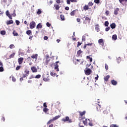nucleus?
<instances>
[{"instance_id": "obj_1", "label": "nucleus", "mask_w": 127, "mask_h": 127, "mask_svg": "<svg viewBox=\"0 0 127 127\" xmlns=\"http://www.w3.org/2000/svg\"><path fill=\"white\" fill-rule=\"evenodd\" d=\"M43 80L45 82H49V81H50L49 74H43Z\"/></svg>"}, {"instance_id": "obj_2", "label": "nucleus", "mask_w": 127, "mask_h": 127, "mask_svg": "<svg viewBox=\"0 0 127 127\" xmlns=\"http://www.w3.org/2000/svg\"><path fill=\"white\" fill-rule=\"evenodd\" d=\"M78 113L80 116V117L78 118V120H79V121L84 120V119H85V117H83V116H85V115L86 114V111H83V112L79 111L78 112Z\"/></svg>"}, {"instance_id": "obj_3", "label": "nucleus", "mask_w": 127, "mask_h": 127, "mask_svg": "<svg viewBox=\"0 0 127 127\" xmlns=\"http://www.w3.org/2000/svg\"><path fill=\"white\" fill-rule=\"evenodd\" d=\"M60 118V116H57L55 117H54L53 118V119H51L50 120L48 123H47V125H50V124H51L52 123H53V122H54V121H56V120H58V119Z\"/></svg>"}, {"instance_id": "obj_4", "label": "nucleus", "mask_w": 127, "mask_h": 127, "mask_svg": "<svg viewBox=\"0 0 127 127\" xmlns=\"http://www.w3.org/2000/svg\"><path fill=\"white\" fill-rule=\"evenodd\" d=\"M96 110L98 112H101L103 111V109H104V107H102L101 106V104H96Z\"/></svg>"}, {"instance_id": "obj_5", "label": "nucleus", "mask_w": 127, "mask_h": 127, "mask_svg": "<svg viewBox=\"0 0 127 127\" xmlns=\"http://www.w3.org/2000/svg\"><path fill=\"white\" fill-rule=\"evenodd\" d=\"M62 121L64 123H66V122H67V123H72V120L70 119V118L68 116H66L65 118H63L62 119Z\"/></svg>"}, {"instance_id": "obj_6", "label": "nucleus", "mask_w": 127, "mask_h": 127, "mask_svg": "<svg viewBox=\"0 0 127 127\" xmlns=\"http://www.w3.org/2000/svg\"><path fill=\"white\" fill-rule=\"evenodd\" d=\"M35 25H36L35 22H34V21H32L30 23V28H31V29H33V28L35 27Z\"/></svg>"}, {"instance_id": "obj_7", "label": "nucleus", "mask_w": 127, "mask_h": 127, "mask_svg": "<svg viewBox=\"0 0 127 127\" xmlns=\"http://www.w3.org/2000/svg\"><path fill=\"white\" fill-rule=\"evenodd\" d=\"M85 73L87 76L89 75H91V73H92V70H91V69L90 68H88L87 69L85 70Z\"/></svg>"}, {"instance_id": "obj_8", "label": "nucleus", "mask_w": 127, "mask_h": 127, "mask_svg": "<svg viewBox=\"0 0 127 127\" xmlns=\"http://www.w3.org/2000/svg\"><path fill=\"white\" fill-rule=\"evenodd\" d=\"M58 63H59V61L56 62V64L55 65V70H57V72H58V71H59V68H58V67H59V66L58 65Z\"/></svg>"}, {"instance_id": "obj_9", "label": "nucleus", "mask_w": 127, "mask_h": 127, "mask_svg": "<svg viewBox=\"0 0 127 127\" xmlns=\"http://www.w3.org/2000/svg\"><path fill=\"white\" fill-rule=\"evenodd\" d=\"M71 2H77V0H66L67 4H71Z\"/></svg>"}, {"instance_id": "obj_10", "label": "nucleus", "mask_w": 127, "mask_h": 127, "mask_svg": "<svg viewBox=\"0 0 127 127\" xmlns=\"http://www.w3.org/2000/svg\"><path fill=\"white\" fill-rule=\"evenodd\" d=\"M31 70L33 73H36L37 72V68L35 66L31 67Z\"/></svg>"}, {"instance_id": "obj_11", "label": "nucleus", "mask_w": 127, "mask_h": 127, "mask_svg": "<svg viewBox=\"0 0 127 127\" xmlns=\"http://www.w3.org/2000/svg\"><path fill=\"white\" fill-rule=\"evenodd\" d=\"M98 43H99L100 44V45H101V46H104V39H100L98 40Z\"/></svg>"}, {"instance_id": "obj_12", "label": "nucleus", "mask_w": 127, "mask_h": 127, "mask_svg": "<svg viewBox=\"0 0 127 127\" xmlns=\"http://www.w3.org/2000/svg\"><path fill=\"white\" fill-rule=\"evenodd\" d=\"M83 9L84 10H85V11H86V10H88L89 9H91V8H90L89 7V5L85 4L84 6H83Z\"/></svg>"}, {"instance_id": "obj_13", "label": "nucleus", "mask_w": 127, "mask_h": 127, "mask_svg": "<svg viewBox=\"0 0 127 127\" xmlns=\"http://www.w3.org/2000/svg\"><path fill=\"white\" fill-rule=\"evenodd\" d=\"M119 11H120V8H116L115 9V11H114V14L115 15H118V13H119Z\"/></svg>"}, {"instance_id": "obj_14", "label": "nucleus", "mask_w": 127, "mask_h": 127, "mask_svg": "<svg viewBox=\"0 0 127 127\" xmlns=\"http://www.w3.org/2000/svg\"><path fill=\"white\" fill-rule=\"evenodd\" d=\"M111 83L112 84V85H113V86H116V85L118 84V82L113 79L111 80Z\"/></svg>"}, {"instance_id": "obj_15", "label": "nucleus", "mask_w": 127, "mask_h": 127, "mask_svg": "<svg viewBox=\"0 0 127 127\" xmlns=\"http://www.w3.org/2000/svg\"><path fill=\"white\" fill-rule=\"evenodd\" d=\"M18 63L19 64H22V62H23V58H20L18 59Z\"/></svg>"}, {"instance_id": "obj_16", "label": "nucleus", "mask_w": 127, "mask_h": 127, "mask_svg": "<svg viewBox=\"0 0 127 127\" xmlns=\"http://www.w3.org/2000/svg\"><path fill=\"white\" fill-rule=\"evenodd\" d=\"M77 9L73 10L72 11H71L70 13V15L71 16H74L75 15V13H76V11H77Z\"/></svg>"}, {"instance_id": "obj_17", "label": "nucleus", "mask_w": 127, "mask_h": 127, "mask_svg": "<svg viewBox=\"0 0 127 127\" xmlns=\"http://www.w3.org/2000/svg\"><path fill=\"white\" fill-rule=\"evenodd\" d=\"M88 121H90V119H85L83 121V124H84L85 126H88Z\"/></svg>"}, {"instance_id": "obj_18", "label": "nucleus", "mask_w": 127, "mask_h": 127, "mask_svg": "<svg viewBox=\"0 0 127 127\" xmlns=\"http://www.w3.org/2000/svg\"><path fill=\"white\" fill-rule=\"evenodd\" d=\"M116 25L115 23H112L110 25V27L112 28V29H115V28L116 27Z\"/></svg>"}, {"instance_id": "obj_19", "label": "nucleus", "mask_w": 127, "mask_h": 127, "mask_svg": "<svg viewBox=\"0 0 127 127\" xmlns=\"http://www.w3.org/2000/svg\"><path fill=\"white\" fill-rule=\"evenodd\" d=\"M38 56V55H37V54H36L35 55H33L32 56H31V57L33 59H37Z\"/></svg>"}, {"instance_id": "obj_20", "label": "nucleus", "mask_w": 127, "mask_h": 127, "mask_svg": "<svg viewBox=\"0 0 127 127\" xmlns=\"http://www.w3.org/2000/svg\"><path fill=\"white\" fill-rule=\"evenodd\" d=\"M119 2L120 3H122V4H124V3H127V0H119Z\"/></svg>"}, {"instance_id": "obj_21", "label": "nucleus", "mask_w": 127, "mask_h": 127, "mask_svg": "<svg viewBox=\"0 0 127 127\" xmlns=\"http://www.w3.org/2000/svg\"><path fill=\"white\" fill-rule=\"evenodd\" d=\"M12 23H13V20H10L6 22L7 25H9V24H12Z\"/></svg>"}, {"instance_id": "obj_22", "label": "nucleus", "mask_w": 127, "mask_h": 127, "mask_svg": "<svg viewBox=\"0 0 127 127\" xmlns=\"http://www.w3.org/2000/svg\"><path fill=\"white\" fill-rule=\"evenodd\" d=\"M54 6L55 7L56 10H59V8H60V6L59 4H55Z\"/></svg>"}, {"instance_id": "obj_23", "label": "nucleus", "mask_w": 127, "mask_h": 127, "mask_svg": "<svg viewBox=\"0 0 127 127\" xmlns=\"http://www.w3.org/2000/svg\"><path fill=\"white\" fill-rule=\"evenodd\" d=\"M85 21H87V22L90 23V22H91V18L88 17H85Z\"/></svg>"}, {"instance_id": "obj_24", "label": "nucleus", "mask_w": 127, "mask_h": 127, "mask_svg": "<svg viewBox=\"0 0 127 127\" xmlns=\"http://www.w3.org/2000/svg\"><path fill=\"white\" fill-rule=\"evenodd\" d=\"M112 39L113 40H117L118 39V36L117 35L115 34L112 36Z\"/></svg>"}, {"instance_id": "obj_25", "label": "nucleus", "mask_w": 127, "mask_h": 127, "mask_svg": "<svg viewBox=\"0 0 127 127\" xmlns=\"http://www.w3.org/2000/svg\"><path fill=\"white\" fill-rule=\"evenodd\" d=\"M39 28H42V25H41V23H39L36 27L37 29H39Z\"/></svg>"}, {"instance_id": "obj_26", "label": "nucleus", "mask_w": 127, "mask_h": 127, "mask_svg": "<svg viewBox=\"0 0 127 127\" xmlns=\"http://www.w3.org/2000/svg\"><path fill=\"white\" fill-rule=\"evenodd\" d=\"M109 79H110V75H107L104 77V81L108 82V81H109Z\"/></svg>"}, {"instance_id": "obj_27", "label": "nucleus", "mask_w": 127, "mask_h": 127, "mask_svg": "<svg viewBox=\"0 0 127 127\" xmlns=\"http://www.w3.org/2000/svg\"><path fill=\"white\" fill-rule=\"evenodd\" d=\"M95 30H96L97 32H99L100 31V28H99V25H96Z\"/></svg>"}, {"instance_id": "obj_28", "label": "nucleus", "mask_w": 127, "mask_h": 127, "mask_svg": "<svg viewBox=\"0 0 127 127\" xmlns=\"http://www.w3.org/2000/svg\"><path fill=\"white\" fill-rule=\"evenodd\" d=\"M48 111H49V110L47 109V107H44L43 108V112H44V113H47Z\"/></svg>"}, {"instance_id": "obj_29", "label": "nucleus", "mask_w": 127, "mask_h": 127, "mask_svg": "<svg viewBox=\"0 0 127 127\" xmlns=\"http://www.w3.org/2000/svg\"><path fill=\"white\" fill-rule=\"evenodd\" d=\"M110 127H119V125L117 124H112L110 126Z\"/></svg>"}, {"instance_id": "obj_30", "label": "nucleus", "mask_w": 127, "mask_h": 127, "mask_svg": "<svg viewBox=\"0 0 127 127\" xmlns=\"http://www.w3.org/2000/svg\"><path fill=\"white\" fill-rule=\"evenodd\" d=\"M5 33H6V32L4 30H2L0 31V34H1V35H5Z\"/></svg>"}, {"instance_id": "obj_31", "label": "nucleus", "mask_w": 127, "mask_h": 127, "mask_svg": "<svg viewBox=\"0 0 127 127\" xmlns=\"http://www.w3.org/2000/svg\"><path fill=\"white\" fill-rule=\"evenodd\" d=\"M26 34H27V35H30V34H31V30H28L26 31Z\"/></svg>"}, {"instance_id": "obj_32", "label": "nucleus", "mask_w": 127, "mask_h": 127, "mask_svg": "<svg viewBox=\"0 0 127 127\" xmlns=\"http://www.w3.org/2000/svg\"><path fill=\"white\" fill-rule=\"evenodd\" d=\"M86 58H87V59H89L90 62H92V61H93V59L92 58L90 57V56H87L86 57Z\"/></svg>"}, {"instance_id": "obj_33", "label": "nucleus", "mask_w": 127, "mask_h": 127, "mask_svg": "<svg viewBox=\"0 0 127 127\" xmlns=\"http://www.w3.org/2000/svg\"><path fill=\"white\" fill-rule=\"evenodd\" d=\"M42 12V11H41V9H38V11L37 12V14H41Z\"/></svg>"}, {"instance_id": "obj_34", "label": "nucleus", "mask_w": 127, "mask_h": 127, "mask_svg": "<svg viewBox=\"0 0 127 127\" xmlns=\"http://www.w3.org/2000/svg\"><path fill=\"white\" fill-rule=\"evenodd\" d=\"M13 34L14 36H18V33H17L15 31H13Z\"/></svg>"}, {"instance_id": "obj_35", "label": "nucleus", "mask_w": 127, "mask_h": 127, "mask_svg": "<svg viewBox=\"0 0 127 127\" xmlns=\"http://www.w3.org/2000/svg\"><path fill=\"white\" fill-rule=\"evenodd\" d=\"M15 55V53H13V54H11L9 56V58H13V57H14Z\"/></svg>"}, {"instance_id": "obj_36", "label": "nucleus", "mask_w": 127, "mask_h": 127, "mask_svg": "<svg viewBox=\"0 0 127 127\" xmlns=\"http://www.w3.org/2000/svg\"><path fill=\"white\" fill-rule=\"evenodd\" d=\"M94 4V3H93L92 1H90L88 2V6H93V5Z\"/></svg>"}, {"instance_id": "obj_37", "label": "nucleus", "mask_w": 127, "mask_h": 127, "mask_svg": "<svg viewBox=\"0 0 127 127\" xmlns=\"http://www.w3.org/2000/svg\"><path fill=\"white\" fill-rule=\"evenodd\" d=\"M60 17H61L62 20H65V17H64V15H61Z\"/></svg>"}, {"instance_id": "obj_38", "label": "nucleus", "mask_w": 127, "mask_h": 127, "mask_svg": "<svg viewBox=\"0 0 127 127\" xmlns=\"http://www.w3.org/2000/svg\"><path fill=\"white\" fill-rule=\"evenodd\" d=\"M103 114L104 115H108V114H109V112H108V110H105L103 111Z\"/></svg>"}, {"instance_id": "obj_39", "label": "nucleus", "mask_w": 127, "mask_h": 127, "mask_svg": "<svg viewBox=\"0 0 127 127\" xmlns=\"http://www.w3.org/2000/svg\"><path fill=\"white\" fill-rule=\"evenodd\" d=\"M82 51H81V50H79L78 52H77V55L78 56H80V55H81V54L82 53Z\"/></svg>"}, {"instance_id": "obj_40", "label": "nucleus", "mask_w": 127, "mask_h": 127, "mask_svg": "<svg viewBox=\"0 0 127 127\" xmlns=\"http://www.w3.org/2000/svg\"><path fill=\"white\" fill-rule=\"evenodd\" d=\"M105 26H109V21H106L104 23Z\"/></svg>"}, {"instance_id": "obj_41", "label": "nucleus", "mask_w": 127, "mask_h": 127, "mask_svg": "<svg viewBox=\"0 0 127 127\" xmlns=\"http://www.w3.org/2000/svg\"><path fill=\"white\" fill-rule=\"evenodd\" d=\"M41 75L40 74H38L35 77V78H36V79H39V78H41Z\"/></svg>"}, {"instance_id": "obj_42", "label": "nucleus", "mask_w": 127, "mask_h": 127, "mask_svg": "<svg viewBox=\"0 0 127 127\" xmlns=\"http://www.w3.org/2000/svg\"><path fill=\"white\" fill-rule=\"evenodd\" d=\"M21 67V65H18L17 66V67H16V71H18V70H19V69H20V67Z\"/></svg>"}, {"instance_id": "obj_43", "label": "nucleus", "mask_w": 127, "mask_h": 127, "mask_svg": "<svg viewBox=\"0 0 127 127\" xmlns=\"http://www.w3.org/2000/svg\"><path fill=\"white\" fill-rule=\"evenodd\" d=\"M48 59H49V57L48 56L46 58V63H48L49 61H50V60H48Z\"/></svg>"}, {"instance_id": "obj_44", "label": "nucleus", "mask_w": 127, "mask_h": 127, "mask_svg": "<svg viewBox=\"0 0 127 127\" xmlns=\"http://www.w3.org/2000/svg\"><path fill=\"white\" fill-rule=\"evenodd\" d=\"M12 16H16V14H15V9H14L13 10V13L12 14Z\"/></svg>"}, {"instance_id": "obj_45", "label": "nucleus", "mask_w": 127, "mask_h": 127, "mask_svg": "<svg viewBox=\"0 0 127 127\" xmlns=\"http://www.w3.org/2000/svg\"><path fill=\"white\" fill-rule=\"evenodd\" d=\"M51 76H52L53 77H55V76H56V74L54 72H51Z\"/></svg>"}, {"instance_id": "obj_46", "label": "nucleus", "mask_w": 127, "mask_h": 127, "mask_svg": "<svg viewBox=\"0 0 127 127\" xmlns=\"http://www.w3.org/2000/svg\"><path fill=\"white\" fill-rule=\"evenodd\" d=\"M4 69H3V67L2 66H1L0 67V72H3Z\"/></svg>"}, {"instance_id": "obj_47", "label": "nucleus", "mask_w": 127, "mask_h": 127, "mask_svg": "<svg viewBox=\"0 0 127 127\" xmlns=\"http://www.w3.org/2000/svg\"><path fill=\"white\" fill-rule=\"evenodd\" d=\"M25 72L26 75H29V71L27 69L25 70Z\"/></svg>"}, {"instance_id": "obj_48", "label": "nucleus", "mask_w": 127, "mask_h": 127, "mask_svg": "<svg viewBox=\"0 0 127 127\" xmlns=\"http://www.w3.org/2000/svg\"><path fill=\"white\" fill-rule=\"evenodd\" d=\"M2 3H6L7 2V0H1Z\"/></svg>"}, {"instance_id": "obj_49", "label": "nucleus", "mask_w": 127, "mask_h": 127, "mask_svg": "<svg viewBox=\"0 0 127 127\" xmlns=\"http://www.w3.org/2000/svg\"><path fill=\"white\" fill-rule=\"evenodd\" d=\"M14 45L13 44H11L9 46V48H10V49H12V48H14Z\"/></svg>"}, {"instance_id": "obj_50", "label": "nucleus", "mask_w": 127, "mask_h": 127, "mask_svg": "<svg viewBox=\"0 0 127 127\" xmlns=\"http://www.w3.org/2000/svg\"><path fill=\"white\" fill-rule=\"evenodd\" d=\"M46 25L48 26V27H50V26H51V24H50L49 22H47Z\"/></svg>"}, {"instance_id": "obj_51", "label": "nucleus", "mask_w": 127, "mask_h": 127, "mask_svg": "<svg viewBox=\"0 0 127 127\" xmlns=\"http://www.w3.org/2000/svg\"><path fill=\"white\" fill-rule=\"evenodd\" d=\"M79 127H84L83 125H82V122H80L78 124Z\"/></svg>"}, {"instance_id": "obj_52", "label": "nucleus", "mask_w": 127, "mask_h": 127, "mask_svg": "<svg viewBox=\"0 0 127 127\" xmlns=\"http://www.w3.org/2000/svg\"><path fill=\"white\" fill-rule=\"evenodd\" d=\"M12 81H13V82H15V81H16V79L15 78V77H14V76H12Z\"/></svg>"}, {"instance_id": "obj_53", "label": "nucleus", "mask_w": 127, "mask_h": 127, "mask_svg": "<svg viewBox=\"0 0 127 127\" xmlns=\"http://www.w3.org/2000/svg\"><path fill=\"white\" fill-rule=\"evenodd\" d=\"M77 22H81V19L80 18H76Z\"/></svg>"}, {"instance_id": "obj_54", "label": "nucleus", "mask_w": 127, "mask_h": 127, "mask_svg": "<svg viewBox=\"0 0 127 127\" xmlns=\"http://www.w3.org/2000/svg\"><path fill=\"white\" fill-rule=\"evenodd\" d=\"M88 125H89V126H90V127H93V126H94V124H93V123H92V122H89V123H88Z\"/></svg>"}, {"instance_id": "obj_55", "label": "nucleus", "mask_w": 127, "mask_h": 127, "mask_svg": "<svg viewBox=\"0 0 127 127\" xmlns=\"http://www.w3.org/2000/svg\"><path fill=\"white\" fill-rule=\"evenodd\" d=\"M81 44H82V43H80V42H78L77 47H79V46H80V45H81Z\"/></svg>"}, {"instance_id": "obj_56", "label": "nucleus", "mask_w": 127, "mask_h": 127, "mask_svg": "<svg viewBox=\"0 0 127 127\" xmlns=\"http://www.w3.org/2000/svg\"><path fill=\"white\" fill-rule=\"evenodd\" d=\"M95 3H100V0H94Z\"/></svg>"}, {"instance_id": "obj_57", "label": "nucleus", "mask_w": 127, "mask_h": 127, "mask_svg": "<svg viewBox=\"0 0 127 127\" xmlns=\"http://www.w3.org/2000/svg\"><path fill=\"white\" fill-rule=\"evenodd\" d=\"M110 29H111V27H108L105 29V31H109V30H110Z\"/></svg>"}, {"instance_id": "obj_58", "label": "nucleus", "mask_w": 127, "mask_h": 127, "mask_svg": "<svg viewBox=\"0 0 127 127\" xmlns=\"http://www.w3.org/2000/svg\"><path fill=\"white\" fill-rule=\"evenodd\" d=\"M105 69L106 70H108L109 69V66L108 64H105Z\"/></svg>"}, {"instance_id": "obj_59", "label": "nucleus", "mask_w": 127, "mask_h": 127, "mask_svg": "<svg viewBox=\"0 0 127 127\" xmlns=\"http://www.w3.org/2000/svg\"><path fill=\"white\" fill-rule=\"evenodd\" d=\"M34 78H35V76H34L33 75H32L30 76L29 79H34Z\"/></svg>"}, {"instance_id": "obj_60", "label": "nucleus", "mask_w": 127, "mask_h": 127, "mask_svg": "<svg viewBox=\"0 0 127 127\" xmlns=\"http://www.w3.org/2000/svg\"><path fill=\"white\" fill-rule=\"evenodd\" d=\"M85 39H86V37L85 36H82V41H85Z\"/></svg>"}, {"instance_id": "obj_61", "label": "nucleus", "mask_w": 127, "mask_h": 127, "mask_svg": "<svg viewBox=\"0 0 127 127\" xmlns=\"http://www.w3.org/2000/svg\"><path fill=\"white\" fill-rule=\"evenodd\" d=\"M87 46H92L93 45V43H88V44H86Z\"/></svg>"}, {"instance_id": "obj_62", "label": "nucleus", "mask_w": 127, "mask_h": 127, "mask_svg": "<svg viewBox=\"0 0 127 127\" xmlns=\"http://www.w3.org/2000/svg\"><path fill=\"white\" fill-rule=\"evenodd\" d=\"M15 21L17 25H19V23H20V22H19V21L18 20H16Z\"/></svg>"}, {"instance_id": "obj_63", "label": "nucleus", "mask_w": 127, "mask_h": 127, "mask_svg": "<svg viewBox=\"0 0 127 127\" xmlns=\"http://www.w3.org/2000/svg\"><path fill=\"white\" fill-rule=\"evenodd\" d=\"M57 3H58L59 4L61 2V0H56Z\"/></svg>"}, {"instance_id": "obj_64", "label": "nucleus", "mask_w": 127, "mask_h": 127, "mask_svg": "<svg viewBox=\"0 0 127 127\" xmlns=\"http://www.w3.org/2000/svg\"><path fill=\"white\" fill-rule=\"evenodd\" d=\"M28 76V75L26 74V73L23 74V77L24 78H26V77H27Z\"/></svg>"}]
</instances>
